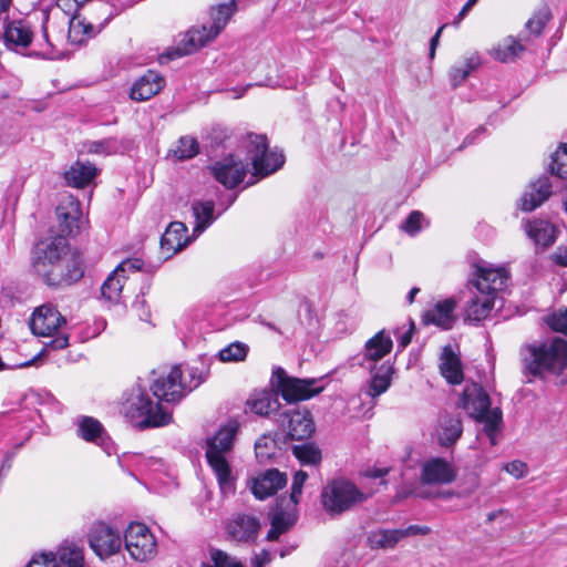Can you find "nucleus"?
Returning a JSON list of instances; mask_svg holds the SVG:
<instances>
[{"mask_svg":"<svg viewBox=\"0 0 567 567\" xmlns=\"http://www.w3.org/2000/svg\"><path fill=\"white\" fill-rule=\"evenodd\" d=\"M183 372L179 367H173L166 378L154 379L150 391L140 383L133 385L123 402L124 415L127 422L140 431L161 427L173 421L172 414L161 404L178 402L183 398L186 385L182 381Z\"/></svg>","mask_w":567,"mask_h":567,"instance_id":"1","label":"nucleus"},{"mask_svg":"<svg viewBox=\"0 0 567 567\" xmlns=\"http://www.w3.org/2000/svg\"><path fill=\"white\" fill-rule=\"evenodd\" d=\"M323 378L299 379L288 375L281 367H276L269 381V386L255 391L247 401L250 411L260 415L269 416L272 413H279L280 402L278 396L287 403H296L309 400L321 393L326 384Z\"/></svg>","mask_w":567,"mask_h":567,"instance_id":"2","label":"nucleus"},{"mask_svg":"<svg viewBox=\"0 0 567 567\" xmlns=\"http://www.w3.org/2000/svg\"><path fill=\"white\" fill-rule=\"evenodd\" d=\"M520 361L527 382L536 378L560 377L567 369V341L554 337L527 343L520 349Z\"/></svg>","mask_w":567,"mask_h":567,"instance_id":"3","label":"nucleus"},{"mask_svg":"<svg viewBox=\"0 0 567 567\" xmlns=\"http://www.w3.org/2000/svg\"><path fill=\"white\" fill-rule=\"evenodd\" d=\"M460 406L480 423H484V432L491 444H496V434L503 423L499 408L491 409V398L478 383L467 384L460 398Z\"/></svg>","mask_w":567,"mask_h":567,"instance_id":"4","label":"nucleus"},{"mask_svg":"<svg viewBox=\"0 0 567 567\" xmlns=\"http://www.w3.org/2000/svg\"><path fill=\"white\" fill-rule=\"evenodd\" d=\"M369 498L354 483L346 478L328 482L321 489L320 502L331 518H338Z\"/></svg>","mask_w":567,"mask_h":567,"instance_id":"5","label":"nucleus"},{"mask_svg":"<svg viewBox=\"0 0 567 567\" xmlns=\"http://www.w3.org/2000/svg\"><path fill=\"white\" fill-rule=\"evenodd\" d=\"M66 319L52 305L35 309L30 319V328L35 336L52 337L45 343L51 350H62L69 346V334L64 331Z\"/></svg>","mask_w":567,"mask_h":567,"instance_id":"6","label":"nucleus"},{"mask_svg":"<svg viewBox=\"0 0 567 567\" xmlns=\"http://www.w3.org/2000/svg\"><path fill=\"white\" fill-rule=\"evenodd\" d=\"M11 7L12 0H0V39L9 51L20 53L30 47L34 33L28 19L10 13Z\"/></svg>","mask_w":567,"mask_h":567,"instance_id":"7","label":"nucleus"},{"mask_svg":"<svg viewBox=\"0 0 567 567\" xmlns=\"http://www.w3.org/2000/svg\"><path fill=\"white\" fill-rule=\"evenodd\" d=\"M247 158L254 168V176L266 177L277 172L285 163V156L277 150H270L265 135L248 134Z\"/></svg>","mask_w":567,"mask_h":567,"instance_id":"8","label":"nucleus"},{"mask_svg":"<svg viewBox=\"0 0 567 567\" xmlns=\"http://www.w3.org/2000/svg\"><path fill=\"white\" fill-rule=\"evenodd\" d=\"M70 251L64 236H53L39 240L32 251V268L42 279L61 258Z\"/></svg>","mask_w":567,"mask_h":567,"instance_id":"9","label":"nucleus"},{"mask_svg":"<svg viewBox=\"0 0 567 567\" xmlns=\"http://www.w3.org/2000/svg\"><path fill=\"white\" fill-rule=\"evenodd\" d=\"M84 276V259L79 251H69L50 271L42 278L49 287H69L78 282Z\"/></svg>","mask_w":567,"mask_h":567,"instance_id":"10","label":"nucleus"},{"mask_svg":"<svg viewBox=\"0 0 567 567\" xmlns=\"http://www.w3.org/2000/svg\"><path fill=\"white\" fill-rule=\"evenodd\" d=\"M125 548L136 561L152 559L157 553V543L150 528L142 523H131L124 534Z\"/></svg>","mask_w":567,"mask_h":567,"instance_id":"11","label":"nucleus"},{"mask_svg":"<svg viewBox=\"0 0 567 567\" xmlns=\"http://www.w3.org/2000/svg\"><path fill=\"white\" fill-rule=\"evenodd\" d=\"M276 415V423L288 440L303 441L315 432V422L308 410L290 409Z\"/></svg>","mask_w":567,"mask_h":567,"instance_id":"12","label":"nucleus"},{"mask_svg":"<svg viewBox=\"0 0 567 567\" xmlns=\"http://www.w3.org/2000/svg\"><path fill=\"white\" fill-rule=\"evenodd\" d=\"M208 169L218 183L233 189L244 181L248 166L238 156L228 154L214 162Z\"/></svg>","mask_w":567,"mask_h":567,"instance_id":"13","label":"nucleus"},{"mask_svg":"<svg viewBox=\"0 0 567 567\" xmlns=\"http://www.w3.org/2000/svg\"><path fill=\"white\" fill-rule=\"evenodd\" d=\"M87 538L91 549L102 559L116 554L122 546L120 533L103 522L92 525Z\"/></svg>","mask_w":567,"mask_h":567,"instance_id":"14","label":"nucleus"},{"mask_svg":"<svg viewBox=\"0 0 567 567\" xmlns=\"http://www.w3.org/2000/svg\"><path fill=\"white\" fill-rule=\"evenodd\" d=\"M59 230L58 236H74L82 227V210L80 202L73 196H65L55 209Z\"/></svg>","mask_w":567,"mask_h":567,"instance_id":"15","label":"nucleus"},{"mask_svg":"<svg viewBox=\"0 0 567 567\" xmlns=\"http://www.w3.org/2000/svg\"><path fill=\"white\" fill-rule=\"evenodd\" d=\"M508 272L504 268H493L491 266H477L476 278L470 284L476 289L477 293L489 295L495 298L498 291L507 286Z\"/></svg>","mask_w":567,"mask_h":567,"instance_id":"16","label":"nucleus"},{"mask_svg":"<svg viewBox=\"0 0 567 567\" xmlns=\"http://www.w3.org/2000/svg\"><path fill=\"white\" fill-rule=\"evenodd\" d=\"M457 472L452 463L442 457H433L424 462L421 482L425 485H445L455 481Z\"/></svg>","mask_w":567,"mask_h":567,"instance_id":"17","label":"nucleus"},{"mask_svg":"<svg viewBox=\"0 0 567 567\" xmlns=\"http://www.w3.org/2000/svg\"><path fill=\"white\" fill-rule=\"evenodd\" d=\"M214 39V37H210V32L207 30L206 24H203L199 28L193 27L184 34L177 47L169 49L165 53V56L168 60H174L179 56L192 54Z\"/></svg>","mask_w":567,"mask_h":567,"instance_id":"18","label":"nucleus"},{"mask_svg":"<svg viewBox=\"0 0 567 567\" xmlns=\"http://www.w3.org/2000/svg\"><path fill=\"white\" fill-rule=\"evenodd\" d=\"M553 194L551 179L547 175L530 182L523 193L519 207L523 212H533L542 206Z\"/></svg>","mask_w":567,"mask_h":567,"instance_id":"19","label":"nucleus"},{"mask_svg":"<svg viewBox=\"0 0 567 567\" xmlns=\"http://www.w3.org/2000/svg\"><path fill=\"white\" fill-rule=\"evenodd\" d=\"M260 527L258 517L238 514L227 524V533L236 542L254 543L259 535Z\"/></svg>","mask_w":567,"mask_h":567,"instance_id":"20","label":"nucleus"},{"mask_svg":"<svg viewBox=\"0 0 567 567\" xmlns=\"http://www.w3.org/2000/svg\"><path fill=\"white\" fill-rule=\"evenodd\" d=\"M287 484V475L277 468H270L252 480L251 492L258 499H265Z\"/></svg>","mask_w":567,"mask_h":567,"instance_id":"21","label":"nucleus"},{"mask_svg":"<svg viewBox=\"0 0 567 567\" xmlns=\"http://www.w3.org/2000/svg\"><path fill=\"white\" fill-rule=\"evenodd\" d=\"M392 347L391 337L384 330L379 331L365 342L360 364L365 368L375 365V362L391 352Z\"/></svg>","mask_w":567,"mask_h":567,"instance_id":"22","label":"nucleus"},{"mask_svg":"<svg viewBox=\"0 0 567 567\" xmlns=\"http://www.w3.org/2000/svg\"><path fill=\"white\" fill-rule=\"evenodd\" d=\"M164 85V78L158 72L148 70L133 83L130 97L136 102L150 100L159 93Z\"/></svg>","mask_w":567,"mask_h":567,"instance_id":"23","label":"nucleus"},{"mask_svg":"<svg viewBox=\"0 0 567 567\" xmlns=\"http://www.w3.org/2000/svg\"><path fill=\"white\" fill-rule=\"evenodd\" d=\"M210 468L213 470L220 492L224 496L233 495L236 491V477L233 474L226 455L205 454Z\"/></svg>","mask_w":567,"mask_h":567,"instance_id":"24","label":"nucleus"},{"mask_svg":"<svg viewBox=\"0 0 567 567\" xmlns=\"http://www.w3.org/2000/svg\"><path fill=\"white\" fill-rule=\"evenodd\" d=\"M107 21L109 18L99 23V25H95L76 12L69 22L68 39L71 43L81 45L89 39L94 38L105 27Z\"/></svg>","mask_w":567,"mask_h":567,"instance_id":"25","label":"nucleus"},{"mask_svg":"<svg viewBox=\"0 0 567 567\" xmlns=\"http://www.w3.org/2000/svg\"><path fill=\"white\" fill-rule=\"evenodd\" d=\"M237 432V422H228L220 426L214 436L207 439L205 454L226 455L229 453L233 450Z\"/></svg>","mask_w":567,"mask_h":567,"instance_id":"26","label":"nucleus"},{"mask_svg":"<svg viewBox=\"0 0 567 567\" xmlns=\"http://www.w3.org/2000/svg\"><path fill=\"white\" fill-rule=\"evenodd\" d=\"M454 308L455 301L453 299L439 301L432 309L423 313L422 321L424 324H434L443 330H450L455 322Z\"/></svg>","mask_w":567,"mask_h":567,"instance_id":"27","label":"nucleus"},{"mask_svg":"<svg viewBox=\"0 0 567 567\" xmlns=\"http://www.w3.org/2000/svg\"><path fill=\"white\" fill-rule=\"evenodd\" d=\"M187 227L181 221L171 223L161 237V248L169 256L185 248L190 239L186 236Z\"/></svg>","mask_w":567,"mask_h":567,"instance_id":"28","label":"nucleus"},{"mask_svg":"<svg viewBox=\"0 0 567 567\" xmlns=\"http://www.w3.org/2000/svg\"><path fill=\"white\" fill-rule=\"evenodd\" d=\"M97 175V168L90 162L76 161L63 176L66 185L75 188L86 187Z\"/></svg>","mask_w":567,"mask_h":567,"instance_id":"29","label":"nucleus"},{"mask_svg":"<svg viewBox=\"0 0 567 567\" xmlns=\"http://www.w3.org/2000/svg\"><path fill=\"white\" fill-rule=\"evenodd\" d=\"M525 231L536 246H542L543 248H548L556 240V228L547 220L535 219L527 221Z\"/></svg>","mask_w":567,"mask_h":567,"instance_id":"30","label":"nucleus"},{"mask_svg":"<svg viewBox=\"0 0 567 567\" xmlns=\"http://www.w3.org/2000/svg\"><path fill=\"white\" fill-rule=\"evenodd\" d=\"M286 506V498H281L278 504L279 511L275 513L271 517L270 529L268 530L266 537L267 540H277L280 537V535L287 533L293 525L291 512L295 511L296 507L290 506L289 509H287Z\"/></svg>","mask_w":567,"mask_h":567,"instance_id":"31","label":"nucleus"},{"mask_svg":"<svg viewBox=\"0 0 567 567\" xmlns=\"http://www.w3.org/2000/svg\"><path fill=\"white\" fill-rule=\"evenodd\" d=\"M494 305L493 296L473 292V296L466 301V319L475 322L484 320L491 313Z\"/></svg>","mask_w":567,"mask_h":567,"instance_id":"32","label":"nucleus"},{"mask_svg":"<svg viewBox=\"0 0 567 567\" xmlns=\"http://www.w3.org/2000/svg\"><path fill=\"white\" fill-rule=\"evenodd\" d=\"M371 372V380L368 385L365 393L375 398L384 393L391 384V374L393 373V367L388 362L382 363L379 368L375 365H369Z\"/></svg>","mask_w":567,"mask_h":567,"instance_id":"33","label":"nucleus"},{"mask_svg":"<svg viewBox=\"0 0 567 567\" xmlns=\"http://www.w3.org/2000/svg\"><path fill=\"white\" fill-rule=\"evenodd\" d=\"M441 374L451 384H460L463 381V371L460 358L451 346H445L441 355Z\"/></svg>","mask_w":567,"mask_h":567,"instance_id":"34","label":"nucleus"},{"mask_svg":"<svg viewBox=\"0 0 567 567\" xmlns=\"http://www.w3.org/2000/svg\"><path fill=\"white\" fill-rule=\"evenodd\" d=\"M527 41L528 38L525 37V32H520L517 40L509 37L504 44L494 49L493 55L495 60L503 63L515 62L525 52L526 48L523 42Z\"/></svg>","mask_w":567,"mask_h":567,"instance_id":"35","label":"nucleus"},{"mask_svg":"<svg viewBox=\"0 0 567 567\" xmlns=\"http://www.w3.org/2000/svg\"><path fill=\"white\" fill-rule=\"evenodd\" d=\"M78 435L86 442L103 444L106 432L102 423L92 416H79L76 420Z\"/></svg>","mask_w":567,"mask_h":567,"instance_id":"36","label":"nucleus"},{"mask_svg":"<svg viewBox=\"0 0 567 567\" xmlns=\"http://www.w3.org/2000/svg\"><path fill=\"white\" fill-rule=\"evenodd\" d=\"M192 209L195 217V226L193 233L195 236H198L205 231L216 219L214 216L215 204L212 200H197L193 203Z\"/></svg>","mask_w":567,"mask_h":567,"instance_id":"37","label":"nucleus"},{"mask_svg":"<svg viewBox=\"0 0 567 567\" xmlns=\"http://www.w3.org/2000/svg\"><path fill=\"white\" fill-rule=\"evenodd\" d=\"M402 539L400 529L379 528L371 530L367 537V543L371 549H391Z\"/></svg>","mask_w":567,"mask_h":567,"instance_id":"38","label":"nucleus"},{"mask_svg":"<svg viewBox=\"0 0 567 567\" xmlns=\"http://www.w3.org/2000/svg\"><path fill=\"white\" fill-rule=\"evenodd\" d=\"M55 555L53 567H83V550L74 544H63Z\"/></svg>","mask_w":567,"mask_h":567,"instance_id":"39","label":"nucleus"},{"mask_svg":"<svg viewBox=\"0 0 567 567\" xmlns=\"http://www.w3.org/2000/svg\"><path fill=\"white\" fill-rule=\"evenodd\" d=\"M235 8L236 4L234 0L229 3H220L217 7L212 8V23L207 25V30L210 32V37L216 38L220 33V31L225 28L228 20L235 12Z\"/></svg>","mask_w":567,"mask_h":567,"instance_id":"40","label":"nucleus"},{"mask_svg":"<svg viewBox=\"0 0 567 567\" xmlns=\"http://www.w3.org/2000/svg\"><path fill=\"white\" fill-rule=\"evenodd\" d=\"M463 433V425L460 417L446 416L441 423L439 442L442 446L449 447L456 443Z\"/></svg>","mask_w":567,"mask_h":567,"instance_id":"41","label":"nucleus"},{"mask_svg":"<svg viewBox=\"0 0 567 567\" xmlns=\"http://www.w3.org/2000/svg\"><path fill=\"white\" fill-rule=\"evenodd\" d=\"M199 153V144L195 137L182 136L176 146L169 151V155L177 161L195 157Z\"/></svg>","mask_w":567,"mask_h":567,"instance_id":"42","label":"nucleus"},{"mask_svg":"<svg viewBox=\"0 0 567 567\" xmlns=\"http://www.w3.org/2000/svg\"><path fill=\"white\" fill-rule=\"evenodd\" d=\"M209 561H202L200 567H245L243 561L236 556H231L228 553L218 549H209Z\"/></svg>","mask_w":567,"mask_h":567,"instance_id":"43","label":"nucleus"},{"mask_svg":"<svg viewBox=\"0 0 567 567\" xmlns=\"http://www.w3.org/2000/svg\"><path fill=\"white\" fill-rule=\"evenodd\" d=\"M123 286V274L115 268L102 285V296L110 301H115L118 299Z\"/></svg>","mask_w":567,"mask_h":567,"instance_id":"44","label":"nucleus"},{"mask_svg":"<svg viewBox=\"0 0 567 567\" xmlns=\"http://www.w3.org/2000/svg\"><path fill=\"white\" fill-rule=\"evenodd\" d=\"M292 453L305 465H317L321 461L320 450L311 443L295 445Z\"/></svg>","mask_w":567,"mask_h":567,"instance_id":"45","label":"nucleus"},{"mask_svg":"<svg viewBox=\"0 0 567 567\" xmlns=\"http://www.w3.org/2000/svg\"><path fill=\"white\" fill-rule=\"evenodd\" d=\"M248 346L246 343L236 341L218 352V358L223 362H238L244 361L248 353Z\"/></svg>","mask_w":567,"mask_h":567,"instance_id":"46","label":"nucleus"},{"mask_svg":"<svg viewBox=\"0 0 567 567\" xmlns=\"http://www.w3.org/2000/svg\"><path fill=\"white\" fill-rule=\"evenodd\" d=\"M551 14L548 8H543L538 10L534 16L528 19V21L525 24V37L529 39V37L526 34L528 32L532 35L539 37L546 25V23L549 21Z\"/></svg>","mask_w":567,"mask_h":567,"instance_id":"47","label":"nucleus"},{"mask_svg":"<svg viewBox=\"0 0 567 567\" xmlns=\"http://www.w3.org/2000/svg\"><path fill=\"white\" fill-rule=\"evenodd\" d=\"M151 289V281L147 279L141 287L140 293L132 303V311L138 317L141 321L150 322L151 310L146 303L145 295Z\"/></svg>","mask_w":567,"mask_h":567,"instance_id":"48","label":"nucleus"},{"mask_svg":"<svg viewBox=\"0 0 567 567\" xmlns=\"http://www.w3.org/2000/svg\"><path fill=\"white\" fill-rule=\"evenodd\" d=\"M549 172L559 178H567V144H563L551 156Z\"/></svg>","mask_w":567,"mask_h":567,"instance_id":"49","label":"nucleus"},{"mask_svg":"<svg viewBox=\"0 0 567 567\" xmlns=\"http://www.w3.org/2000/svg\"><path fill=\"white\" fill-rule=\"evenodd\" d=\"M477 61L474 58L467 59L461 65H454L450 70V79L454 87L458 86L475 69Z\"/></svg>","mask_w":567,"mask_h":567,"instance_id":"50","label":"nucleus"},{"mask_svg":"<svg viewBox=\"0 0 567 567\" xmlns=\"http://www.w3.org/2000/svg\"><path fill=\"white\" fill-rule=\"evenodd\" d=\"M307 478L308 474L303 471H298L295 473L289 498H286L287 509H289L290 506L296 507L298 505L300 496L302 494V487Z\"/></svg>","mask_w":567,"mask_h":567,"instance_id":"51","label":"nucleus"},{"mask_svg":"<svg viewBox=\"0 0 567 567\" xmlns=\"http://www.w3.org/2000/svg\"><path fill=\"white\" fill-rule=\"evenodd\" d=\"M544 320L550 330L567 336V308L548 315Z\"/></svg>","mask_w":567,"mask_h":567,"instance_id":"52","label":"nucleus"},{"mask_svg":"<svg viewBox=\"0 0 567 567\" xmlns=\"http://www.w3.org/2000/svg\"><path fill=\"white\" fill-rule=\"evenodd\" d=\"M116 138L109 137L94 141L89 144L87 152L91 154L111 155L118 151Z\"/></svg>","mask_w":567,"mask_h":567,"instance_id":"53","label":"nucleus"},{"mask_svg":"<svg viewBox=\"0 0 567 567\" xmlns=\"http://www.w3.org/2000/svg\"><path fill=\"white\" fill-rule=\"evenodd\" d=\"M275 449L276 442L267 436L260 437L255 443V452L259 461L269 460L274 455Z\"/></svg>","mask_w":567,"mask_h":567,"instance_id":"54","label":"nucleus"},{"mask_svg":"<svg viewBox=\"0 0 567 567\" xmlns=\"http://www.w3.org/2000/svg\"><path fill=\"white\" fill-rule=\"evenodd\" d=\"M48 21H49V14H44V19L42 21V38L45 41L47 45H45V49H43L41 52L37 53V55L41 56L43 59L53 60L56 58V55L53 50V44L49 40L48 27H47Z\"/></svg>","mask_w":567,"mask_h":567,"instance_id":"55","label":"nucleus"},{"mask_svg":"<svg viewBox=\"0 0 567 567\" xmlns=\"http://www.w3.org/2000/svg\"><path fill=\"white\" fill-rule=\"evenodd\" d=\"M423 214L414 210L405 219L402 228L405 233L410 235L416 234L421 229V221L423 219Z\"/></svg>","mask_w":567,"mask_h":567,"instance_id":"56","label":"nucleus"},{"mask_svg":"<svg viewBox=\"0 0 567 567\" xmlns=\"http://www.w3.org/2000/svg\"><path fill=\"white\" fill-rule=\"evenodd\" d=\"M55 555L52 551L34 555L27 567H53Z\"/></svg>","mask_w":567,"mask_h":567,"instance_id":"57","label":"nucleus"},{"mask_svg":"<svg viewBox=\"0 0 567 567\" xmlns=\"http://www.w3.org/2000/svg\"><path fill=\"white\" fill-rule=\"evenodd\" d=\"M504 470L515 478H522L527 472L526 463L515 460L504 465Z\"/></svg>","mask_w":567,"mask_h":567,"instance_id":"58","label":"nucleus"},{"mask_svg":"<svg viewBox=\"0 0 567 567\" xmlns=\"http://www.w3.org/2000/svg\"><path fill=\"white\" fill-rule=\"evenodd\" d=\"M143 266V260L140 258H131L122 261L116 268L117 271H121L122 274L132 270L137 271L141 270Z\"/></svg>","mask_w":567,"mask_h":567,"instance_id":"59","label":"nucleus"},{"mask_svg":"<svg viewBox=\"0 0 567 567\" xmlns=\"http://www.w3.org/2000/svg\"><path fill=\"white\" fill-rule=\"evenodd\" d=\"M402 533V539L409 536L415 535H429L431 533V528L429 526H420V525H410L406 528L400 529Z\"/></svg>","mask_w":567,"mask_h":567,"instance_id":"60","label":"nucleus"},{"mask_svg":"<svg viewBox=\"0 0 567 567\" xmlns=\"http://www.w3.org/2000/svg\"><path fill=\"white\" fill-rule=\"evenodd\" d=\"M551 260L561 267H567V247H559L553 255Z\"/></svg>","mask_w":567,"mask_h":567,"instance_id":"61","label":"nucleus"},{"mask_svg":"<svg viewBox=\"0 0 567 567\" xmlns=\"http://www.w3.org/2000/svg\"><path fill=\"white\" fill-rule=\"evenodd\" d=\"M413 331H414V322L411 321L410 329L408 331H405L398 340V347L400 349H404L411 343Z\"/></svg>","mask_w":567,"mask_h":567,"instance_id":"62","label":"nucleus"},{"mask_svg":"<svg viewBox=\"0 0 567 567\" xmlns=\"http://www.w3.org/2000/svg\"><path fill=\"white\" fill-rule=\"evenodd\" d=\"M446 27V24H443L441 25L437 31L435 32V34L431 38L430 40V50H429V56L430 59H433L434 55H435V50L439 45V40H440V37L442 34V31L443 29Z\"/></svg>","mask_w":567,"mask_h":567,"instance_id":"63","label":"nucleus"},{"mask_svg":"<svg viewBox=\"0 0 567 567\" xmlns=\"http://www.w3.org/2000/svg\"><path fill=\"white\" fill-rule=\"evenodd\" d=\"M272 560V555L269 550L262 549L255 558V567H264Z\"/></svg>","mask_w":567,"mask_h":567,"instance_id":"64","label":"nucleus"}]
</instances>
